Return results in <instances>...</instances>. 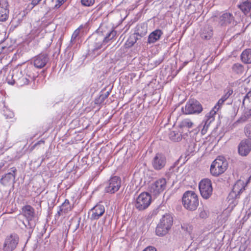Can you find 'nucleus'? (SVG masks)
Listing matches in <instances>:
<instances>
[{
	"instance_id": "obj_1",
	"label": "nucleus",
	"mask_w": 251,
	"mask_h": 251,
	"mask_svg": "<svg viewBox=\"0 0 251 251\" xmlns=\"http://www.w3.org/2000/svg\"><path fill=\"white\" fill-rule=\"evenodd\" d=\"M182 202L186 209L192 211H195L199 203L198 196L193 191H187L183 195Z\"/></svg>"
},
{
	"instance_id": "obj_2",
	"label": "nucleus",
	"mask_w": 251,
	"mask_h": 251,
	"mask_svg": "<svg viewBox=\"0 0 251 251\" xmlns=\"http://www.w3.org/2000/svg\"><path fill=\"white\" fill-rule=\"evenodd\" d=\"M173 224V218L170 214L164 215L156 227V234L159 236H163L170 230Z\"/></svg>"
},
{
	"instance_id": "obj_3",
	"label": "nucleus",
	"mask_w": 251,
	"mask_h": 251,
	"mask_svg": "<svg viewBox=\"0 0 251 251\" xmlns=\"http://www.w3.org/2000/svg\"><path fill=\"white\" fill-rule=\"evenodd\" d=\"M228 163L226 158L222 156L217 157L212 163L210 173L215 176H218L224 173L227 168Z\"/></svg>"
},
{
	"instance_id": "obj_4",
	"label": "nucleus",
	"mask_w": 251,
	"mask_h": 251,
	"mask_svg": "<svg viewBox=\"0 0 251 251\" xmlns=\"http://www.w3.org/2000/svg\"><path fill=\"white\" fill-rule=\"evenodd\" d=\"M202 106L199 101L191 99L187 101L184 107L181 108L184 114H198L202 111Z\"/></svg>"
},
{
	"instance_id": "obj_5",
	"label": "nucleus",
	"mask_w": 251,
	"mask_h": 251,
	"mask_svg": "<svg viewBox=\"0 0 251 251\" xmlns=\"http://www.w3.org/2000/svg\"><path fill=\"white\" fill-rule=\"evenodd\" d=\"M199 187L201 195L204 199L207 200L211 196L213 188L209 179H202L199 183Z\"/></svg>"
},
{
	"instance_id": "obj_6",
	"label": "nucleus",
	"mask_w": 251,
	"mask_h": 251,
	"mask_svg": "<svg viewBox=\"0 0 251 251\" xmlns=\"http://www.w3.org/2000/svg\"><path fill=\"white\" fill-rule=\"evenodd\" d=\"M167 181L165 178H160L152 183L149 187L151 195L156 196L163 192L166 188Z\"/></svg>"
},
{
	"instance_id": "obj_7",
	"label": "nucleus",
	"mask_w": 251,
	"mask_h": 251,
	"mask_svg": "<svg viewBox=\"0 0 251 251\" xmlns=\"http://www.w3.org/2000/svg\"><path fill=\"white\" fill-rule=\"evenodd\" d=\"M151 201V196L148 193H142L137 198L134 206L140 211L144 210L150 205Z\"/></svg>"
},
{
	"instance_id": "obj_8",
	"label": "nucleus",
	"mask_w": 251,
	"mask_h": 251,
	"mask_svg": "<svg viewBox=\"0 0 251 251\" xmlns=\"http://www.w3.org/2000/svg\"><path fill=\"white\" fill-rule=\"evenodd\" d=\"M19 237L17 234L12 233L7 235L4 240L3 246L4 251H13L18 244Z\"/></svg>"
},
{
	"instance_id": "obj_9",
	"label": "nucleus",
	"mask_w": 251,
	"mask_h": 251,
	"mask_svg": "<svg viewBox=\"0 0 251 251\" xmlns=\"http://www.w3.org/2000/svg\"><path fill=\"white\" fill-rule=\"evenodd\" d=\"M218 23L222 27L229 25L234 26L237 24V22L235 20L233 14L227 11L224 12L219 15Z\"/></svg>"
},
{
	"instance_id": "obj_10",
	"label": "nucleus",
	"mask_w": 251,
	"mask_h": 251,
	"mask_svg": "<svg viewBox=\"0 0 251 251\" xmlns=\"http://www.w3.org/2000/svg\"><path fill=\"white\" fill-rule=\"evenodd\" d=\"M22 211L28 221L29 228L32 229L35 226V212L34 208L30 205H26L22 207Z\"/></svg>"
},
{
	"instance_id": "obj_11",
	"label": "nucleus",
	"mask_w": 251,
	"mask_h": 251,
	"mask_svg": "<svg viewBox=\"0 0 251 251\" xmlns=\"http://www.w3.org/2000/svg\"><path fill=\"white\" fill-rule=\"evenodd\" d=\"M121 186V179L119 176H114L110 178L106 183L105 191L110 194H114L117 192Z\"/></svg>"
},
{
	"instance_id": "obj_12",
	"label": "nucleus",
	"mask_w": 251,
	"mask_h": 251,
	"mask_svg": "<svg viewBox=\"0 0 251 251\" xmlns=\"http://www.w3.org/2000/svg\"><path fill=\"white\" fill-rule=\"evenodd\" d=\"M166 157L162 153H156L151 161L152 166L156 171L163 169L166 166Z\"/></svg>"
},
{
	"instance_id": "obj_13",
	"label": "nucleus",
	"mask_w": 251,
	"mask_h": 251,
	"mask_svg": "<svg viewBox=\"0 0 251 251\" xmlns=\"http://www.w3.org/2000/svg\"><path fill=\"white\" fill-rule=\"evenodd\" d=\"M245 187L244 181L241 179L238 180L233 186L232 191L229 193V197L232 199H239L240 194L245 190Z\"/></svg>"
},
{
	"instance_id": "obj_14",
	"label": "nucleus",
	"mask_w": 251,
	"mask_h": 251,
	"mask_svg": "<svg viewBox=\"0 0 251 251\" xmlns=\"http://www.w3.org/2000/svg\"><path fill=\"white\" fill-rule=\"evenodd\" d=\"M10 172H9L2 176L0 180V183L3 186H9L11 184L15 182L16 173L17 172L16 167H13L10 169Z\"/></svg>"
},
{
	"instance_id": "obj_15",
	"label": "nucleus",
	"mask_w": 251,
	"mask_h": 251,
	"mask_svg": "<svg viewBox=\"0 0 251 251\" xmlns=\"http://www.w3.org/2000/svg\"><path fill=\"white\" fill-rule=\"evenodd\" d=\"M238 153L242 156H246L251 151V141L248 139L242 140L238 145Z\"/></svg>"
},
{
	"instance_id": "obj_16",
	"label": "nucleus",
	"mask_w": 251,
	"mask_h": 251,
	"mask_svg": "<svg viewBox=\"0 0 251 251\" xmlns=\"http://www.w3.org/2000/svg\"><path fill=\"white\" fill-rule=\"evenodd\" d=\"M9 5L7 0H0V21H6L9 14Z\"/></svg>"
},
{
	"instance_id": "obj_17",
	"label": "nucleus",
	"mask_w": 251,
	"mask_h": 251,
	"mask_svg": "<svg viewBox=\"0 0 251 251\" xmlns=\"http://www.w3.org/2000/svg\"><path fill=\"white\" fill-rule=\"evenodd\" d=\"M23 75L21 70L19 69H14L10 71L6 77L7 83L11 85L17 83L19 80Z\"/></svg>"
},
{
	"instance_id": "obj_18",
	"label": "nucleus",
	"mask_w": 251,
	"mask_h": 251,
	"mask_svg": "<svg viewBox=\"0 0 251 251\" xmlns=\"http://www.w3.org/2000/svg\"><path fill=\"white\" fill-rule=\"evenodd\" d=\"M49 60V58L48 54L40 53L34 57V65L37 68H42L47 64Z\"/></svg>"
},
{
	"instance_id": "obj_19",
	"label": "nucleus",
	"mask_w": 251,
	"mask_h": 251,
	"mask_svg": "<svg viewBox=\"0 0 251 251\" xmlns=\"http://www.w3.org/2000/svg\"><path fill=\"white\" fill-rule=\"evenodd\" d=\"M105 212L104 206L102 204H97L91 210L92 213L91 219L92 220H98Z\"/></svg>"
},
{
	"instance_id": "obj_20",
	"label": "nucleus",
	"mask_w": 251,
	"mask_h": 251,
	"mask_svg": "<svg viewBox=\"0 0 251 251\" xmlns=\"http://www.w3.org/2000/svg\"><path fill=\"white\" fill-rule=\"evenodd\" d=\"M215 114V111H214V112L213 111H211L209 113V115L206 116V120L202 123L201 125H202L204 123V124L201 126H202V128L201 130V133L202 135H204L207 132L209 126L210 125V123L214 120L213 115Z\"/></svg>"
},
{
	"instance_id": "obj_21",
	"label": "nucleus",
	"mask_w": 251,
	"mask_h": 251,
	"mask_svg": "<svg viewBox=\"0 0 251 251\" xmlns=\"http://www.w3.org/2000/svg\"><path fill=\"white\" fill-rule=\"evenodd\" d=\"M213 35V28L209 25H205L201 29V37L203 40H208L211 38Z\"/></svg>"
},
{
	"instance_id": "obj_22",
	"label": "nucleus",
	"mask_w": 251,
	"mask_h": 251,
	"mask_svg": "<svg viewBox=\"0 0 251 251\" xmlns=\"http://www.w3.org/2000/svg\"><path fill=\"white\" fill-rule=\"evenodd\" d=\"M163 34V32L160 29H156L149 35L148 39V44H153L159 40Z\"/></svg>"
},
{
	"instance_id": "obj_23",
	"label": "nucleus",
	"mask_w": 251,
	"mask_h": 251,
	"mask_svg": "<svg viewBox=\"0 0 251 251\" xmlns=\"http://www.w3.org/2000/svg\"><path fill=\"white\" fill-rule=\"evenodd\" d=\"M105 44L103 43V41L101 42L95 43L94 44L93 49L92 50H89V55H91L92 57H95L101 53V51L100 50L102 48L103 45Z\"/></svg>"
},
{
	"instance_id": "obj_24",
	"label": "nucleus",
	"mask_w": 251,
	"mask_h": 251,
	"mask_svg": "<svg viewBox=\"0 0 251 251\" xmlns=\"http://www.w3.org/2000/svg\"><path fill=\"white\" fill-rule=\"evenodd\" d=\"M147 25L145 23H141L137 25L135 27V33L140 37L144 36L147 32Z\"/></svg>"
},
{
	"instance_id": "obj_25",
	"label": "nucleus",
	"mask_w": 251,
	"mask_h": 251,
	"mask_svg": "<svg viewBox=\"0 0 251 251\" xmlns=\"http://www.w3.org/2000/svg\"><path fill=\"white\" fill-rule=\"evenodd\" d=\"M238 6L245 15H247L251 10V1L249 0H244Z\"/></svg>"
},
{
	"instance_id": "obj_26",
	"label": "nucleus",
	"mask_w": 251,
	"mask_h": 251,
	"mask_svg": "<svg viewBox=\"0 0 251 251\" xmlns=\"http://www.w3.org/2000/svg\"><path fill=\"white\" fill-rule=\"evenodd\" d=\"M241 60L245 64L251 63V49H246L242 52Z\"/></svg>"
},
{
	"instance_id": "obj_27",
	"label": "nucleus",
	"mask_w": 251,
	"mask_h": 251,
	"mask_svg": "<svg viewBox=\"0 0 251 251\" xmlns=\"http://www.w3.org/2000/svg\"><path fill=\"white\" fill-rule=\"evenodd\" d=\"M244 107L245 110L244 113L237 122H245L247 121L251 116V107L246 106L245 105Z\"/></svg>"
},
{
	"instance_id": "obj_28",
	"label": "nucleus",
	"mask_w": 251,
	"mask_h": 251,
	"mask_svg": "<svg viewBox=\"0 0 251 251\" xmlns=\"http://www.w3.org/2000/svg\"><path fill=\"white\" fill-rule=\"evenodd\" d=\"M232 71L236 74H242L244 71V66L239 63L234 64L231 67Z\"/></svg>"
},
{
	"instance_id": "obj_29",
	"label": "nucleus",
	"mask_w": 251,
	"mask_h": 251,
	"mask_svg": "<svg viewBox=\"0 0 251 251\" xmlns=\"http://www.w3.org/2000/svg\"><path fill=\"white\" fill-rule=\"evenodd\" d=\"M82 28V26H80L78 28L75 30L74 33L72 34L71 39V44H74L76 43V40L79 38V34L80 32V29Z\"/></svg>"
},
{
	"instance_id": "obj_30",
	"label": "nucleus",
	"mask_w": 251,
	"mask_h": 251,
	"mask_svg": "<svg viewBox=\"0 0 251 251\" xmlns=\"http://www.w3.org/2000/svg\"><path fill=\"white\" fill-rule=\"evenodd\" d=\"M193 125V123L189 119L183 120L179 124V126L181 128H191Z\"/></svg>"
},
{
	"instance_id": "obj_31",
	"label": "nucleus",
	"mask_w": 251,
	"mask_h": 251,
	"mask_svg": "<svg viewBox=\"0 0 251 251\" xmlns=\"http://www.w3.org/2000/svg\"><path fill=\"white\" fill-rule=\"evenodd\" d=\"M60 207V211H64V213H67L71 210V205L68 200H65Z\"/></svg>"
},
{
	"instance_id": "obj_32",
	"label": "nucleus",
	"mask_w": 251,
	"mask_h": 251,
	"mask_svg": "<svg viewBox=\"0 0 251 251\" xmlns=\"http://www.w3.org/2000/svg\"><path fill=\"white\" fill-rule=\"evenodd\" d=\"M242 105L251 107V91H249L245 96L243 100Z\"/></svg>"
},
{
	"instance_id": "obj_33",
	"label": "nucleus",
	"mask_w": 251,
	"mask_h": 251,
	"mask_svg": "<svg viewBox=\"0 0 251 251\" xmlns=\"http://www.w3.org/2000/svg\"><path fill=\"white\" fill-rule=\"evenodd\" d=\"M110 92L107 91L104 93L101 94L99 98L96 99V103L97 104L102 103L108 97Z\"/></svg>"
},
{
	"instance_id": "obj_34",
	"label": "nucleus",
	"mask_w": 251,
	"mask_h": 251,
	"mask_svg": "<svg viewBox=\"0 0 251 251\" xmlns=\"http://www.w3.org/2000/svg\"><path fill=\"white\" fill-rule=\"evenodd\" d=\"M42 29L41 28H36L34 27L31 31V36L33 38H35L36 37H40L42 38V35H40V33Z\"/></svg>"
},
{
	"instance_id": "obj_35",
	"label": "nucleus",
	"mask_w": 251,
	"mask_h": 251,
	"mask_svg": "<svg viewBox=\"0 0 251 251\" xmlns=\"http://www.w3.org/2000/svg\"><path fill=\"white\" fill-rule=\"evenodd\" d=\"M108 30H109V29H108L106 25L105 24H101L99 28L97 30V32L103 36L105 35V33H106Z\"/></svg>"
},
{
	"instance_id": "obj_36",
	"label": "nucleus",
	"mask_w": 251,
	"mask_h": 251,
	"mask_svg": "<svg viewBox=\"0 0 251 251\" xmlns=\"http://www.w3.org/2000/svg\"><path fill=\"white\" fill-rule=\"evenodd\" d=\"M233 90L231 87H227L224 90V94L222 97V98L225 100H227V99L229 98V97L233 94Z\"/></svg>"
},
{
	"instance_id": "obj_37",
	"label": "nucleus",
	"mask_w": 251,
	"mask_h": 251,
	"mask_svg": "<svg viewBox=\"0 0 251 251\" xmlns=\"http://www.w3.org/2000/svg\"><path fill=\"white\" fill-rule=\"evenodd\" d=\"M29 81V79L27 78L26 76H24L23 75H22V77H21L19 80L18 79V82L17 83V85L20 86H22L24 85L28 84Z\"/></svg>"
},
{
	"instance_id": "obj_38",
	"label": "nucleus",
	"mask_w": 251,
	"mask_h": 251,
	"mask_svg": "<svg viewBox=\"0 0 251 251\" xmlns=\"http://www.w3.org/2000/svg\"><path fill=\"white\" fill-rule=\"evenodd\" d=\"M244 132L246 137L251 141V124H247L244 127Z\"/></svg>"
},
{
	"instance_id": "obj_39",
	"label": "nucleus",
	"mask_w": 251,
	"mask_h": 251,
	"mask_svg": "<svg viewBox=\"0 0 251 251\" xmlns=\"http://www.w3.org/2000/svg\"><path fill=\"white\" fill-rule=\"evenodd\" d=\"M170 138L174 141L178 142L180 141L181 139V138L180 137L179 134H176L175 131L171 132L170 134Z\"/></svg>"
},
{
	"instance_id": "obj_40",
	"label": "nucleus",
	"mask_w": 251,
	"mask_h": 251,
	"mask_svg": "<svg viewBox=\"0 0 251 251\" xmlns=\"http://www.w3.org/2000/svg\"><path fill=\"white\" fill-rule=\"evenodd\" d=\"M225 101V100L221 98L220 100H219L216 105L214 106L213 110L211 111H215L216 112V111H215V109H216V110L218 111L220 108H221Z\"/></svg>"
},
{
	"instance_id": "obj_41",
	"label": "nucleus",
	"mask_w": 251,
	"mask_h": 251,
	"mask_svg": "<svg viewBox=\"0 0 251 251\" xmlns=\"http://www.w3.org/2000/svg\"><path fill=\"white\" fill-rule=\"evenodd\" d=\"M81 2L84 6H90L94 3L95 0H81Z\"/></svg>"
},
{
	"instance_id": "obj_42",
	"label": "nucleus",
	"mask_w": 251,
	"mask_h": 251,
	"mask_svg": "<svg viewBox=\"0 0 251 251\" xmlns=\"http://www.w3.org/2000/svg\"><path fill=\"white\" fill-rule=\"evenodd\" d=\"M132 38L130 36V38L128 40V44L130 46H132L134 45V44L137 42L138 38L135 37V35L133 36Z\"/></svg>"
},
{
	"instance_id": "obj_43",
	"label": "nucleus",
	"mask_w": 251,
	"mask_h": 251,
	"mask_svg": "<svg viewBox=\"0 0 251 251\" xmlns=\"http://www.w3.org/2000/svg\"><path fill=\"white\" fill-rule=\"evenodd\" d=\"M117 31L114 29H110L109 42L113 40L117 35Z\"/></svg>"
},
{
	"instance_id": "obj_44",
	"label": "nucleus",
	"mask_w": 251,
	"mask_h": 251,
	"mask_svg": "<svg viewBox=\"0 0 251 251\" xmlns=\"http://www.w3.org/2000/svg\"><path fill=\"white\" fill-rule=\"evenodd\" d=\"M67 0H56L54 8L56 9L59 8L62 5L66 2Z\"/></svg>"
},
{
	"instance_id": "obj_45",
	"label": "nucleus",
	"mask_w": 251,
	"mask_h": 251,
	"mask_svg": "<svg viewBox=\"0 0 251 251\" xmlns=\"http://www.w3.org/2000/svg\"><path fill=\"white\" fill-rule=\"evenodd\" d=\"M199 217L202 219H205L208 217V213L205 210H201L200 212Z\"/></svg>"
},
{
	"instance_id": "obj_46",
	"label": "nucleus",
	"mask_w": 251,
	"mask_h": 251,
	"mask_svg": "<svg viewBox=\"0 0 251 251\" xmlns=\"http://www.w3.org/2000/svg\"><path fill=\"white\" fill-rule=\"evenodd\" d=\"M109 32H110V30L107 31L106 33H105V35H103V36H104V38H103L102 41H103V43H105V44H106L107 43H108L109 42Z\"/></svg>"
},
{
	"instance_id": "obj_47",
	"label": "nucleus",
	"mask_w": 251,
	"mask_h": 251,
	"mask_svg": "<svg viewBox=\"0 0 251 251\" xmlns=\"http://www.w3.org/2000/svg\"><path fill=\"white\" fill-rule=\"evenodd\" d=\"M181 227L184 230L186 231H189L190 229H191V226L187 224H184L183 225H182Z\"/></svg>"
},
{
	"instance_id": "obj_48",
	"label": "nucleus",
	"mask_w": 251,
	"mask_h": 251,
	"mask_svg": "<svg viewBox=\"0 0 251 251\" xmlns=\"http://www.w3.org/2000/svg\"><path fill=\"white\" fill-rule=\"evenodd\" d=\"M143 251H157V250L154 247L149 246L145 248Z\"/></svg>"
},
{
	"instance_id": "obj_49",
	"label": "nucleus",
	"mask_w": 251,
	"mask_h": 251,
	"mask_svg": "<svg viewBox=\"0 0 251 251\" xmlns=\"http://www.w3.org/2000/svg\"><path fill=\"white\" fill-rule=\"evenodd\" d=\"M41 0H32L31 2V4L33 6H35L37 5Z\"/></svg>"
},
{
	"instance_id": "obj_50",
	"label": "nucleus",
	"mask_w": 251,
	"mask_h": 251,
	"mask_svg": "<svg viewBox=\"0 0 251 251\" xmlns=\"http://www.w3.org/2000/svg\"><path fill=\"white\" fill-rule=\"evenodd\" d=\"M63 213H64V211H60V208L59 210L58 211L57 213L56 214L55 216L56 217L57 215H58V217H59L60 216L63 215Z\"/></svg>"
},
{
	"instance_id": "obj_51",
	"label": "nucleus",
	"mask_w": 251,
	"mask_h": 251,
	"mask_svg": "<svg viewBox=\"0 0 251 251\" xmlns=\"http://www.w3.org/2000/svg\"><path fill=\"white\" fill-rule=\"evenodd\" d=\"M4 162H1V163H0V169L2 167H3L4 166Z\"/></svg>"
},
{
	"instance_id": "obj_52",
	"label": "nucleus",
	"mask_w": 251,
	"mask_h": 251,
	"mask_svg": "<svg viewBox=\"0 0 251 251\" xmlns=\"http://www.w3.org/2000/svg\"><path fill=\"white\" fill-rule=\"evenodd\" d=\"M105 49H106V48H105L104 49H103V50H102V51L104 50Z\"/></svg>"
},
{
	"instance_id": "obj_53",
	"label": "nucleus",
	"mask_w": 251,
	"mask_h": 251,
	"mask_svg": "<svg viewBox=\"0 0 251 251\" xmlns=\"http://www.w3.org/2000/svg\"><path fill=\"white\" fill-rule=\"evenodd\" d=\"M1 70H0V73H1Z\"/></svg>"
}]
</instances>
